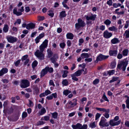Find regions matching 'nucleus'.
I'll return each mask as SVG.
<instances>
[{
    "mask_svg": "<svg viewBox=\"0 0 129 129\" xmlns=\"http://www.w3.org/2000/svg\"><path fill=\"white\" fill-rule=\"evenodd\" d=\"M28 57V55H26L23 56L21 58V60L22 61H23L24 60H26L27 59H28L27 58Z\"/></svg>",
    "mask_w": 129,
    "mask_h": 129,
    "instance_id": "41",
    "label": "nucleus"
},
{
    "mask_svg": "<svg viewBox=\"0 0 129 129\" xmlns=\"http://www.w3.org/2000/svg\"><path fill=\"white\" fill-rule=\"evenodd\" d=\"M44 36V33H42L41 34H40L39 35V36H38V38H40V39H41Z\"/></svg>",
    "mask_w": 129,
    "mask_h": 129,
    "instance_id": "63",
    "label": "nucleus"
},
{
    "mask_svg": "<svg viewBox=\"0 0 129 129\" xmlns=\"http://www.w3.org/2000/svg\"><path fill=\"white\" fill-rule=\"evenodd\" d=\"M48 42L47 40H45L40 46V50H37L35 53V55L40 60H43L44 59V55L43 52L45 49L47 47Z\"/></svg>",
    "mask_w": 129,
    "mask_h": 129,
    "instance_id": "1",
    "label": "nucleus"
},
{
    "mask_svg": "<svg viewBox=\"0 0 129 129\" xmlns=\"http://www.w3.org/2000/svg\"><path fill=\"white\" fill-rule=\"evenodd\" d=\"M128 64V61L126 60L121 61L118 64L117 68L120 70H121L123 71H124Z\"/></svg>",
    "mask_w": 129,
    "mask_h": 129,
    "instance_id": "2",
    "label": "nucleus"
},
{
    "mask_svg": "<svg viewBox=\"0 0 129 129\" xmlns=\"http://www.w3.org/2000/svg\"><path fill=\"white\" fill-rule=\"evenodd\" d=\"M117 51L115 50H110L109 51V54L110 56H116L117 54Z\"/></svg>",
    "mask_w": 129,
    "mask_h": 129,
    "instance_id": "16",
    "label": "nucleus"
},
{
    "mask_svg": "<svg viewBox=\"0 0 129 129\" xmlns=\"http://www.w3.org/2000/svg\"><path fill=\"white\" fill-rule=\"evenodd\" d=\"M71 76L72 77V79L75 81H77L78 80V79L76 77V76L74 75L73 74H71Z\"/></svg>",
    "mask_w": 129,
    "mask_h": 129,
    "instance_id": "36",
    "label": "nucleus"
},
{
    "mask_svg": "<svg viewBox=\"0 0 129 129\" xmlns=\"http://www.w3.org/2000/svg\"><path fill=\"white\" fill-rule=\"evenodd\" d=\"M96 15L95 14H91L90 16H85L86 19L87 21L91 20L93 21H94L96 18Z\"/></svg>",
    "mask_w": 129,
    "mask_h": 129,
    "instance_id": "11",
    "label": "nucleus"
},
{
    "mask_svg": "<svg viewBox=\"0 0 129 129\" xmlns=\"http://www.w3.org/2000/svg\"><path fill=\"white\" fill-rule=\"evenodd\" d=\"M126 107L129 108V97L128 96L127 97V99L126 101Z\"/></svg>",
    "mask_w": 129,
    "mask_h": 129,
    "instance_id": "40",
    "label": "nucleus"
},
{
    "mask_svg": "<svg viewBox=\"0 0 129 129\" xmlns=\"http://www.w3.org/2000/svg\"><path fill=\"white\" fill-rule=\"evenodd\" d=\"M109 113V112H106L104 115V116L107 119L109 117V115L108 114Z\"/></svg>",
    "mask_w": 129,
    "mask_h": 129,
    "instance_id": "49",
    "label": "nucleus"
},
{
    "mask_svg": "<svg viewBox=\"0 0 129 129\" xmlns=\"http://www.w3.org/2000/svg\"><path fill=\"white\" fill-rule=\"evenodd\" d=\"M99 80L96 79L93 81V84L95 85L97 84L99 82Z\"/></svg>",
    "mask_w": 129,
    "mask_h": 129,
    "instance_id": "51",
    "label": "nucleus"
},
{
    "mask_svg": "<svg viewBox=\"0 0 129 129\" xmlns=\"http://www.w3.org/2000/svg\"><path fill=\"white\" fill-rule=\"evenodd\" d=\"M40 38H38V37H37L35 39L36 43V44L38 43L40 41Z\"/></svg>",
    "mask_w": 129,
    "mask_h": 129,
    "instance_id": "61",
    "label": "nucleus"
},
{
    "mask_svg": "<svg viewBox=\"0 0 129 129\" xmlns=\"http://www.w3.org/2000/svg\"><path fill=\"white\" fill-rule=\"evenodd\" d=\"M27 114L26 112H24L22 114V118H24L26 117L27 116Z\"/></svg>",
    "mask_w": 129,
    "mask_h": 129,
    "instance_id": "42",
    "label": "nucleus"
},
{
    "mask_svg": "<svg viewBox=\"0 0 129 129\" xmlns=\"http://www.w3.org/2000/svg\"><path fill=\"white\" fill-rule=\"evenodd\" d=\"M72 127L73 129H81V124L78 123L76 125H72Z\"/></svg>",
    "mask_w": 129,
    "mask_h": 129,
    "instance_id": "19",
    "label": "nucleus"
},
{
    "mask_svg": "<svg viewBox=\"0 0 129 129\" xmlns=\"http://www.w3.org/2000/svg\"><path fill=\"white\" fill-rule=\"evenodd\" d=\"M62 83V84L64 85L67 86L68 85V82L67 80L65 79L63 80Z\"/></svg>",
    "mask_w": 129,
    "mask_h": 129,
    "instance_id": "37",
    "label": "nucleus"
},
{
    "mask_svg": "<svg viewBox=\"0 0 129 129\" xmlns=\"http://www.w3.org/2000/svg\"><path fill=\"white\" fill-rule=\"evenodd\" d=\"M96 110L100 111H102L106 112H109V109H106L104 108H100L98 107L96 108Z\"/></svg>",
    "mask_w": 129,
    "mask_h": 129,
    "instance_id": "21",
    "label": "nucleus"
},
{
    "mask_svg": "<svg viewBox=\"0 0 129 129\" xmlns=\"http://www.w3.org/2000/svg\"><path fill=\"white\" fill-rule=\"evenodd\" d=\"M20 61L21 60L19 59L16 61L15 63V66H18V65L20 63Z\"/></svg>",
    "mask_w": 129,
    "mask_h": 129,
    "instance_id": "55",
    "label": "nucleus"
},
{
    "mask_svg": "<svg viewBox=\"0 0 129 129\" xmlns=\"http://www.w3.org/2000/svg\"><path fill=\"white\" fill-rule=\"evenodd\" d=\"M7 39L8 41L9 42L12 43L16 42L18 40V39L16 37H14L12 36L7 37Z\"/></svg>",
    "mask_w": 129,
    "mask_h": 129,
    "instance_id": "9",
    "label": "nucleus"
},
{
    "mask_svg": "<svg viewBox=\"0 0 129 129\" xmlns=\"http://www.w3.org/2000/svg\"><path fill=\"white\" fill-rule=\"evenodd\" d=\"M49 84L50 85H52L53 86H54L55 85L54 84V82L52 80H50L49 81Z\"/></svg>",
    "mask_w": 129,
    "mask_h": 129,
    "instance_id": "52",
    "label": "nucleus"
},
{
    "mask_svg": "<svg viewBox=\"0 0 129 129\" xmlns=\"http://www.w3.org/2000/svg\"><path fill=\"white\" fill-rule=\"evenodd\" d=\"M46 112V111L45 109L43 107H42L40 111L39 112V113L40 115H42L45 113Z\"/></svg>",
    "mask_w": 129,
    "mask_h": 129,
    "instance_id": "25",
    "label": "nucleus"
},
{
    "mask_svg": "<svg viewBox=\"0 0 129 129\" xmlns=\"http://www.w3.org/2000/svg\"><path fill=\"white\" fill-rule=\"evenodd\" d=\"M58 58L57 55V54H54L53 56L50 58V59L52 63H55Z\"/></svg>",
    "mask_w": 129,
    "mask_h": 129,
    "instance_id": "13",
    "label": "nucleus"
},
{
    "mask_svg": "<svg viewBox=\"0 0 129 129\" xmlns=\"http://www.w3.org/2000/svg\"><path fill=\"white\" fill-rule=\"evenodd\" d=\"M65 45V44L64 42L61 43L60 44V47L62 48H64Z\"/></svg>",
    "mask_w": 129,
    "mask_h": 129,
    "instance_id": "50",
    "label": "nucleus"
},
{
    "mask_svg": "<svg viewBox=\"0 0 129 129\" xmlns=\"http://www.w3.org/2000/svg\"><path fill=\"white\" fill-rule=\"evenodd\" d=\"M38 18L39 20H42L44 19V17L42 16H39Z\"/></svg>",
    "mask_w": 129,
    "mask_h": 129,
    "instance_id": "58",
    "label": "nucleus"
},
{
    "mask_svg": "<svg viewBox=\"0 0 129 129\" xmlns=\"http://www.w3.org/2000/svg\"><path fill=\"white\" fill-rule=\"evenodd\" d=\"M107 4L109 6H111L112 5V0H109L107 3Z\"/></svg>",
    "mask_w": 129,
    "mask_h": 129,
    "instance_id": "53",
    "label": "nucleus"
},
{
    "mask_svg": "<svg viewBox=\"0 0 129 129\" xmlns=\"http://www.w3.org/2000/svg\"><path fill=\"white\" fill-rule=\"evenodd\" d=\"M66 2H63L62 3L64 7L69 9V8L68 6L66 4Z\"/></svg>",
    "mask_w": 129,
    "mask_h": 129,
    "instance_id": "54",
    "label": "nucleus"
},
{
    "mask_svg": "<svg viewBox=\"0 0 129 129\" xmlns=\"http://www.w3.org/2000/svg\"><path fill=\"white\" fill-rule=\"evenodd\" d=\"M78 23L75 24L76 28L78 30L81 27H83L86 25V24L84 21L81 19L79 18L78 19Z\"/></svg>",
    "mask_w": 129,
    "mask_h": 129,
    "instance_id": "3",
    "label": "nucleus"
},
{
    "mask_svg": "<svg viewBox=\"0 0 129 129\" xmlns=\"http://www.w3.org/2000/svg\"><path fill=\"white\" fill-rule=\"evenodd\" d=\"M109 56L108 55L105 56L101 54H100L97 57L96 60L95 62L97 63L99 61H102V60L107 59L108 57Z\"/></svg>",
    "mask_w": 129,
    "mask_h": 129,
    "instance_id": "6",
    "label": "nucleus"
},
{
    "mask_svg": "<svg viewBox=\"0 0 129 129\" xmlns=\"http://www.w3.org/2000/svg\"><path fill=\"white\" fill-rule=\"evenodd\" d=\"M18 10L20 11L21 12L17 11V8H15L13 10V13L17 16L21 15L22 14L21 12H23L24 11L23 7H22L21 9H19Z\"/></svg>",
    "mask_w": 129,
    "mask_h": 129,
    "instance_id": "8",
    "label": "nucleus"
},
{
    "mask_svg": "<svg viewBox=\"0 0 129 129\" xmlns=\"http://www.w3.org/2000/svg\"><path fill=\"white\" fill-rule=\"evenodd\" d=\"M112 35V34L111 33L109 32L107 30L104 31L103 33L104 37L106 39L110 38Z\"/></svg>",
    "mask_w": 129,
    "mask_h": 129,
    "instance_id": "10",
    "label": "nucleus"
},
{
    "mask_svg": "<svg viewBox=\"0 0 129 129\" xmlns=\"http://www.w3.org/2000/svg\"><path fill=\"white\" fill-rule=\"evenodd\" d=\"M35 27V24L33 23L28 24L26 26V28L27 29L34 28Z\"/></svg>",
    "mask_w": 129,
    "mask_h": 129,
    "instance_id": "14",
    "label": "nucleus"
},
{
    "mask_svg": "<svg viewBox=\"0 0 129 129\" xmlns=\"http://www.w3.org/2000/svg\"><path fill=\"white\" fill-rule=\"evenodd\" d=\"M101 115V114L99 113H97L95 116V120H97L100 117Z\"/></svg>",
    "mask_w": 129,
    "mask_h": 129,
    "instance_id": "48",
    "label": "nucleus"
},
{
    "mask_svg": "<svg viewBox=\"0 0 129 129\" xmlns=\"http://www.w3.org/2000/svg\"><path fill=\"white\" fill-rule=\"evenodd\" d=\"M67 38L68 39H73L74 37L73 35L71 33H69L66 35Z\"/></svg>",
    "mask_w": 129,
    "mask_h": 129,
    "instance_id": "22",
    "label": "nucleus"
},
{
    "mask_svg": "<svg viewBox=\"0 0 129 129\" xmlns=\"http://www.w3.org/2000/svg\"><path fill=\"white\" fill-rule=\"evenodd\" d=\"M128 50L127 49L124 50L122 51L123 55L124 56H126L127 55L128 52Z\"/></svg>",
    "mask_w": 129,
    "mask_h": 129,
    "instance_id": "32",
    "label": "nucleus"
},
{
    "mask_svg": "<svg viewBox=\"0 0 129 129\" xmlns=\"http://www.w3.org/2000/svg\"><path fill=\"white\" fill-rule=\"evenodd\" d=\"M38 64V62L36 60L34 61L32 63V67L33 68H34L37 66Z\"/></svg>",
    "mask_w": 129,
    "mask_h": 129,
    "instance_id": "38",
    "label": "nucleus"
},
{
    "mask_svg": "<svg viewBox=\"0 0 129 129\" xmlns=\"http://www.w3.org/2000/svg\"><path fill=\"white\" fill-rule=\"evenodd\" d=\"M2 81L4 83H7L9 82L8 80L6 79H4L2 80Z\"/></svg>",
    "mask_w": 129,
    "mask_h": 129,
    "instance_id": "56",
    "label": "nucleus"
},
{
    "mask_svg": "<svg viewBox=\"0 0 129 129\" xmlns=\"http://www.w3.org/2000/svg\"><path fill=\"white\" fill-rule=\"evenodd\" d=\"M8 69L6 68H3L0 71V76H1L3 75L4 74L7 72Z\"/></svg>",
    "mask_w": 129,
    "mask_h": 129,
    "instance_id": "17",
    "label": "nucleus"
},
{
    "mask_svg": "<svg viewBox=\"0 0 129 129\" xmlns=\"http://www.w3.org/2000/svg\"><path fill=\"white\" fill-rule=\"evenodd\" d=\"M113 6L115 8H117L118 7L121 6V4L120 3H114L113 4Z\"/></svg>",
    "mask_w": 129,
    "mask_h": 129,
    "instance_id": "44",
    "label": "nucleus"
},
{
    "mask_svg": "<svg viewBox=\"0 0 129 129\" xmlns=\"http://www.w3.org/2000/svg\"><path fill=\"white\" fill-rule=\"evenodd\" d=\"M112 44H115L118 43L120 42V41L116 38H114L112 39L111 41Z\"/></svg>",
    "mask_w": 129,
    "mask_h": 129,
    "instance_id": "20",
    "label": "nucleus"
},
{
    "mask_svg": "<svg viewBox=\"0 0 129 129\" xmlns=\"http://www.w3.org/2000/svg\"><path fill=\"white\" fill-rule=\"evenodd\" d=\"M96 125L95 124V122H92L90 123V124L89 125V127L92 128H94L96 127Z\"/></svg>",
    "mask_w": 129,
    "mask_h": 129,
    "instance_id": "28",
    "label": "nucleus"
},
{
    "mask_svg": "<svg viewBox=\"0 0 129 129\" xmlns=\"http://www.w3.org/2000/svg\"><path fill=\"white\" fill-rule=\"evenodd\" d=\"M52 117L54 119H56L57 118L58 113L56 112H55L52 113Z\"/></svg>",
    "mask_w": 129,
    "mask_h": 129,
    "instance_id": "30",
    "label": "nucleus"
},
{
    "mask_svg": "<svg viewBox=\"0 0 129 129\" xmlns=\"http://www.w3.org/2000/svg\"><path fill=\"white\" fill-rule=\"evenodd\" d=\"M68 72L67 71L65 70L63 71V74L62 75V77L63 78H65L67 77V73Z\"/></svg>",
    "mask_w": 129,
    "mask_h": 129,
    "instance_id": "39",
    "label": "nucleus"
},
{
    "mask_svg": "<svg viewBox=\"0 0 129 129\" xmlns=\"http://www.w3.org/2000/svg\"><path fill=\"white\" fill-rule=\"evenodd\" d=\"M87 127V125L86 124H84L82 126L81 124V129H86Z\"/></svg>",
    "mask_w": 129,
    "mask_h": 129,
    "instance_id": "47",
    "label": "nucleus"
},
{
    "mask_svg": "<svg viewBox=\"0 0 129 129\" xmlns=\"http://www.w3.org/2000/svg\"><path fill=\"white\" fill-rule=\"evenodd\" d=\"M108 29L110 31H116L117 30V28L114 26L109 27L108 28Z\"/></svg>",
    "mask_w": 129,
    "mask_h": 129,
    "instance_id": "27",
    "label": "nucleus"
},
{
    "mask_svg": "<svg viewBox=\"0 0 129 129\" xmlns=\"http://www.w3.org/2000/svg\"><path fill=\"white\" fill-rule=\"evenodd\" d=\"M124 35H125L126 38H129V29L128 30L125 31Z\"/></svg>",
    "mask_w": 129,
    "mask_h": 129,
    "instance_id": "35",
    "label": "nucleus"
},
{
    "mask_svg": "<svg viewBox=\"0 0 129 129\" xmlns=\"http://www.w3.org/2000/svg\"><path fill=\"white\" fill-rule=\"evenodd\" d=\"M118 77H114L113 78L112 80H110L109 81L110 83H111L114 81H117L118 79Z\"/></svg>",
    "mask_w": 129,
    "mask_h": 129,
    "instance_id": "33",
    "label": "nucleus"
},
{
    "mask_svg": "<svg viewBox=\"0 0 129 129\" xmlns=\"http://www.w3.org/2000/svg\"><path fill=\"white\" fill-rule=\"evenodd\" d=\"M29 82L26 80H23L21 81V83L20 85L21 87L25 88L29 86Z\"/></svg>",
    "mask_w": 129,
    "mask_h": 129,
    "instance_id": "7",
    "label": "nucleus"
},
{
    "mask_svg": "<svg viewBox=\"0 0 129 129\" xmlns=\"http://www.w3.org/2000/svg\"><path fill=\"white\" fill-rule=\"evenodd\" d=\"M83 71H84V70L83 69L79 70L74 73L73 74L76 75V76H78L81 75L82 72Z\"/></svg>",
    "mask_w": 129,
    "mask_h": 129,
    "instance_id": "18",
    "label": "nucleus"
},
{
    "mask_svg": "<svg viewBox=\"0 0 129 129\" xmlns=\"http://www.w3.org/2000/svg\"><path fill=\"white\" fill-rule=\"evenodd\" d=\"M129 21H126V23L125 24V26H124V27L126 28H127L128 26L129 25Z\"/></svg>",
    "mask_w": 129,
    "mask_h": 129,
    "instance_id": "60",
    "label": "nucleus"
},
{
    "mask_svg": "<svg viewBox=\"0 0 129 129\" xmlns=\"http://www.w3.org/2000/svg\"><path fill=\"white\" fill-rule=\"evenodd\" d=\"M53 70L52 68L47 66L41 71V76L42 77L45 74L47 73L48 72H49L50 73H51L53 72Z\"/></svg>",
    "mask_w": 129,
    "mask_h": 129,
    "instance_id": "4",
    "label": "nucleus"
},
{
    "mask_svg": "<svg viewBox=\"0 0 129 129\" xmlns=\"http://www.w3.org/2000/svg\"><path fill=\"white\" fill-rule=\"evenodd\" d=\"M45 94L46 95H47L48 94H50L51 93V92L49 90H47L45 91Z\"/></svg>",
    "mask_w": 129,
    "mask_h": 129,
    "instance_id": "59",
    "label": "nucleus"
},
{
    "mask_svg": "<svg viewBox=\"0 0 129 129\" xmlns=\"http://www.w3.org/2000/svg\"><path fill=\"white\" fill-rule=\"evenodd\" d=\"M120 120H119L117 122H115V121L113 120H111L109 121V124L112 126H114L115 125H119L120 123Z\"/></svg>",
    "mask_w": 129,
    "mask_h": 129,
    "instance_id": "12",
    "label": "nucleus"
},
{
    "mask_svg": "<svg viewBox=\"0 0 129 129\" xmlns=\"http://www.w3.org/2000/svg\"><path fill=\"white\" fill-rule=\"evenodd\" d=\"M48 15L51 17H52L54 16V13H53V11L51 10H50L48 11Z\"/></svg>",
    "mask_w": 129,
    "mask_h": 129,
    "instance_id": "31",
    "label": "nucleus"
},
{
    "mask_svg": "<svg viewBox=\"0 0 129 129\" xmlns=\"http://www.w3.org/2000/svg\"><path fill=\"white\" fill-rule=\"evenodd\" d=\"M102 98L106 101L108 102L109 101V100L108 99L105 93L102 96Z\"/></svg>",
    "mask_w": 129,
    "mask_h": 129,
    "instance_id": "45",
    "label": "nucleus"
},
{
    "mask_svg": "<svg viewBox=\"0 0 129 129\" xmlns=\"http://www.w3.org/2000/svg\"><path fill=\"white\" fill-rule=\"evenodd\" d=\"M106 119L104 117H102L99 123V125L102 127H107L109 126V124L106 122Z\"/></svg>",
    "mask_w": 129,
    "mask_h": 129,
    "instance_id": "5",
    "label": "nucleus"
},
{
    "mask_svg": "<svg viewBox=\"0 0 129 129\" xmlns=\"http://www.w3.org/2000/svg\"><path fill=\"white\" fill-rule=\"evenodd\" d=\"M111 23V21L109 19H107L104 22V23L107 25H109Z\"/></svg>",
    "mask_w": 129,
    "mask_h": 129,
    "instance_id": "34",
    "label": "nucleus"
},
{
    "mask_svg": "<svg viewBox=\"0 0 129 129\" xmlns=\"http://www.w3.org/2000/svg\"><path fill=\"white\" fill-rule=\"evenodd\" d=\"M66 16L67 14L66 13L65 11H63L60 13L59 17L60 19H62L63 18L66 17Z\"/></svg>",
    "mask_w": 129,
    "mask_h": 129,
    "instance_id": "15",
    "label": "nucleus"
},
{
    "mask_svg": "<svg viewBox=\"0 0 129 129\" xmlns=\"http://www.w3.org/2000/svg\"><path fill=\"white\" fill-rule=\"evenodd\" d=\"M89 57L88 54L86 53H82L81 55V57L83 59L85 58H88Z\"/></svg>",
    "mask_w": 129,
    "mask_h": 129,
    "instance_id": "23",
    "label": "nucleus"
},
{
    "mask_svg": "<svg viewBox=\"0 0 129 129\" xmlns=\"http://www.w3.org/2000/svg\"><path fill=\"white\" fill-rule=\"evenodd\" d=\"M3 31L5 33L7 32L9 30L8 26L7 24H5L3 28Z\"/></svg>",
    "mask_w": 129,
    "mask_h": 129,
    "instance_id": "26",
    "label": "nucleus"
},
{
    "mask_svg": "<svg viewBox=\"0 0 129 129\" xmlns=\"http://www.w3.org/2000/svg\"><path fill=\"white\" fill-rule=\"evenodd\" d=\"M19 81H15L13 82V83L15 85H18Z\"/></svg>",
    "mask_w": 129,
    "mask_h": 129,
    "instance_id": "62",
    "label": "nucleus"
},
{
    "mask_svg": "<svg viewBox=\"0 0 129 129\" xmlns=\"http://www.w3.org/2000/svg\"><path fill=\"white\" fill-rule=\"evenodd\" d=\"M37 76L36 75H34L33 76H31L30 77L31 78L32 80H34L35 79L37 78Z\"/></svg>",
    "mask_w": 129,
    "mask_h": 129,
    "instance_id": "64",
    "label": "nucleus"
},
{
    "mask_svg": "<svg viewBox=\"0 0 129 129\" xmlns=\"http://www.w3.org/2000/svg\"><path fill=\"white\" fill-rule=\"evenodd\" d=\"M71 92V91L68 90H64L63 91V94L66 96H67Z\"/></svg>",
    "mask_w": 129,
    "mask_h": 129,
    "instance_id": "29",
    "label": "nucleus"
},
{
    "mask_svg": "<svg viewBox=\"0 0 129 129\" xmlns=\"http://www.w3.org/2000/svg\"><path fill=\"white\" fill-rule=\"evenodd\" d=\"M115 71L114 70H112L109 71L108 72V74L109 75H112L115 72Z\"/></svg>",
    "mask_w": 129,
    "mask_h": 129,
    "instance_id": "43",
    "label": "nucleus"
},
{
    "mask_svg": "<svg viewBox=\"0 0 129 129\" xmlns=\"http://www.w3.org/2000/svg\"><path fill=\"white\" fill-rule=\"evenodd\" d=\"M34 89L35 92L36 94H37L39 91V88L37 86H36L35 87Z\"/></svg>",
    "mask_w": 129,
    "mask_h": 129,
    "instance_id": "46",
    "label": "nucleus"
},
{
    "mask_svg": "<svg viewBox=\"0 0 129 129\" xmlns=\"http://www.w3.org/2000/svg\"><path fill=\"white\" fill-rule=\"evenodd\" d=\"M47 52L48 57L49 58L50 57L52 56L53 54V52L50 49H47Z\"/></svg>",
    "mask_w": 129,
    "mask_h": 129,
    "instance_id": "24",
    "label": "nucleus"
},
{
    "mask_svg": "<svg viewBox=\"0 0 129 129\" xmlns=\"http://www.w3.org/2000/svg\"><path fill=\"white\" fill-rule=\"evenodd\" d=\"M84 41L82 39H79V45L81 46V44Z\"/></svg>",
    "mask_w": 129,
    "mask_h": 129,
    "instance_id": "57",
    "label": "nucleus"
}]
</instances>
